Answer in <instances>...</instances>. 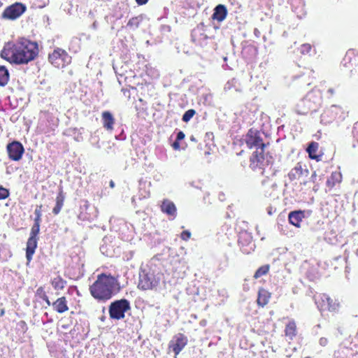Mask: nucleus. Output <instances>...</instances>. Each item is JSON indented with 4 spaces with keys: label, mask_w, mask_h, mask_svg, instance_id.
Segmentation results:
<instances>
[{
    "label": "nucleus",
    "mask_w": 358,
    "mask_h": 358,
    "mask_svg": "<svg viewBox=\"0 0 358 358\" xmlns=\"http://www.w3.org/2000/svg\"><path fill=\"white\" fill-rule=\"evenodd\" d=\"M2 52V57H6L11 63L17 64H27L34 60L38 55V44L26 38H20L15 43L8 45Z\"/></svg>",
    "instance_id": "nucleus-1"
},
{
    "label": "nucleus",
    "mask_w": 358,
    "mask_h": 358,
    "mask_svg": "<svg viewBox=\"0 0 358 358\" xmlns=\"http://www.w3.org/2000/svg\"><path fill=\"white\" fill-rule=\"evenodd\" d=\"M120 289L117 280L110 275L101 273L97 276L96 280L90 286V291L92 296L100 301L110 299L114 292Z\"/></svg>",
    "instance_id": "nucleus-2"
},
{
    "label": "nucleus",
    "mask_w": 358,
    "mask_h": 358,
    "mask_svg": "<svg viewBox=\"0 0 358 358\" xmlns=\"http://www.w3.org/2000/svg\"><path fill=\"white\" fill-rule=\"evenodd\" d=\"M263 132L251 129L245 136L247 146L251 150H255L252 153V157H264L266 153V149L269 143L263 141Z\"/></svg>",
    "instance_id": "nucleus-3"
},
{
    "label": "nucleus",
    "mask_w": 358,
    "mask_h": 358,
    "mask_svg": "<svg viewBox=\"0 0 358 358\" xmlns=\"http://www.w3.org/2000/svg\"><path fill=\"white\" fill-rule=\"evenodd\" d=\"M129 309V302L123 299L112 302L109 306L108 312L110 318L119 320L124 317L125 313Z\"/></svg>",
    "instance_id": "nucleus-4"
},
{
    "label": "nucleus",
    "mask_w": 358,
    "mask_h": 358,
    "mask_svg": "<svg viewBox=\"0 0 358 358\" xmlns=\"http://www.w3.org/2000/svg\"><path fill=\"white\" fill-rule=\"evenodd\" d=\"M49 62L57 68H63L71 62V57L62 48H56L49 54Z\"/></svg>",
    "instance_id": "nucleus-5"
},
{
    "label": "nucleus",
    "mask_w": 358,
    "mask_h": 358,
    "mask_svg": "<svg viewBox=\"0 0 358 358\" xmlns=\"http://www.w3.org/2000/svg\"><path fill=\"white\" fill-rule=\"evenodd\" d=\"M346 116L347 115L340 106L332 105L321 115L320 121L321 123L327 124L332 122L336 119L343 120Z\"/></svg>",
    "instance_id": "nucleus-6"
},
{
    "label": "nucleus",
    "mask_w": 358,
    "mask_h": 358,
    "mask_svg": "<svg viewBox=\"0 0 358 358\" xmlns=\"http://www.w3.org/2000/svg\"><path fill=\"white\" fill-rule=\"evenodd\" d=\"M321 94L318 90H312L301 101L300 103L306 106L307 110H299V113L306 114L308 110H314L320 103Z\"/></svg>",
    "instance_id": "nucleus-7"
},
{
    "label": "nucleus",
    "mask_w": 358,
    "mask_h": 358,
    "mask_svg": "<svg viewBox=\"0 0 358 358\" xmlns=\"http://www.w3.org/2000/svg\"><path fill=\"white\" fill-rule=\"evenodd\" d=\"M26 6L22 3H15L8 6L2 13V18L15 20L20 17L25 11Z\"/></svg>",
    "instance_id": "nucleus-8"
},
{
    "label": "nucleus",
    "mask_w": 358,
    "mask_h": 358,
    "mask_svg": "<svg viewBox=\"0 0 358 358\" xmlns=\"http://www.w3.org/2000/svg\"><path fill=\"white\" fill-rule=\"evenodd\" d=\"M191 36L192 41L201 47H204L207 45L209 38L205 34L203 24H199L192 30Z\"/></svg>",
    "instance_id": "nucleus-9"
},
{
    "label": "nucleus",
    "mask_w": 358,
    "mask_h": 358,
    "mask_svg": "<svg viewBox=\"0 0 358 358\" xmlns=\"http://www.w3.org/2000/svg\"><path fill=\"white\" fill-rule=\"evenodd\" d=\"M157 281L152 274L142 273L139 276L138 288L143 290L152 289L157 286Z\"/></svg>",
    "instance_id": "nucleus-10"
},
{
    "label": "nucleus",
    "mask_w": 358,
    "mask_h": 358,
    "mask_svg": "<svg viewBox=\"0 0 358 358\" xmlns=\"http://www.w3.org/2000/svg\"><path fill=\"white\" fill-rule=\"evenodd\" d=\"M187 343V338L182 334L174 336L170 342V348H172L175 355H178Z\"/></svg>",
    "instance_id": "nucleus-11"
},
{
    "label": "nucleus",
    "mask_w": 358,
    "mask_h": 358,
    "mask_svg": "<svg viewBox=\"0 0 358 358\" xmlns=\"http://www.w3.org/2000/svg\"><path fill=\"white\" fill-rule=\"evenodd\" d=\"M8 157H22L24 152V146L17 141H13L6 146Z\"/></svg>",
    "instance_id": "nucleus-12"
},
{
    "label": "nucleus",
    "mask_w": 358,
    "mask_h": 358,
    "mask_svg": "<svg viewBox=\"0 0 358 358\" xmlns=\"http://www.w3.org/2000/svg\"><path fill=\"white\" fill-rule=\"evenodd\" d=\"M101 121L103 127L106 131L111 132L113 130L115 120L110 111L106 110L101 113Z\"/></svg>",
    "instance_id": "nucleus-13"
},
{
    "label": "nucleus",
    "mask_w": 358,
    "mask_h": 358,
    "mask_svg": "<svg viewBox=\"0 0 358 358\" xmlns=\"http://www.w3.org/2000/svg\"><path fill=\"white\" fill-rule=\"evenodd\" d=\"M37 247V238L29 236L27 243V249H26V258L27 262H29L32 256L35 252V250Z\"/></svg>",
    "instance_id": "nucleus-14"
},
{
    "label": "nucleus",
    "mask_w": 358,
    "mask_h": 358,
    "mask_svg": "<svg viewBox=\"0 0 358 358\" xmlns=\"http://www.w3.org/2000/svg\"><path fill=\"white\" fill-rule=\"evenodd\" d=\"M227 15V10L226 6L222 4H219L214 9L213 18L219 22H222L226 18Z\"/></svg>",
    "instance_id": "nucleus-15"
},
{
    "label": "nucleus",
    "mask_w": 358,
    "mask_h": 358,
    "mask_svg": "<svg viewBox=\"0 0 358 358\" xmlns=\"http://www.w3.org/2000/svg\"><path fill=\"white\" fill-rule=\"evenodd\" d=\"M161 210L163 213L169 215L175 216L176 213V207L173 202L170 200L164 199L161 205Z\"/></svg>",
    "instance_id": "nucleus-16"
},
{
    "label": "nucleus",
    "mask_w": 358,
    "mask_h": 358,
    "mask_svg": "<svg viewBox=\"0 0 358 358\" xmlns=\"http://www.w3.org/2000/svg\"><path fill=\"white\" fill-rule=\"evenodd\" d=\"M303 217V213L302 211H292L289 214V222L296 227H300V222L302 221Z\"/></svg>",
    "instance_id": "nucleus-17"
},
{
    "label": "nucleus",
    "mask_w": 358,
    "mask_h": 358,
    "mask_svg": "<svg viewBox=\"0 0 358 358\" xmlns=\"http://www.w3.org/2000/svg\"><path fill=\"white\" fill-rule=\"evenodd\" d=\"M54 310L59 313H64L69 310L66 304V300L64 296L59 298L55 302L52 303Z\"/></svg>",
    "instance_id": "nucleus-18"
},
{
    "label": "nucleus",
    "mask_w": 358,
    "mask_h": 358,
    "mask_svg": "<svg viewBox=\"0 0 358 358\" xmlns=\"http://www.w3.org/2000/svg\"><path fill=\"white\" fill-rule=\"evenodd\" d=\"M270 296V293L267 290L260 289L258 293L257 304L264 307L268 303Z\"/></svg>",
    "instance_id": "nucleus-19"
},
{
    "label": "nucleus",
    "mask_w": 358,
    "mask_h": 358,
    "mask_svg": "<svg viewBox=\"0 0 358 358\" xmlns=\"http://www.w3.org/2000/svg\"><path fill=\"white\" fill-rule=\"evenodd\" d=\"M321 299L323 302H327L329 310L336 311L338 308L339 304L334 301L328 295L322 294Z\"/></svg>",
    "instance_id": "nucleus-20"
},
{
    "label": "nucleus",
    "mask_w": 358,
    "mask_h": 358,
    "mask_svg": "<svg viewBox=\"0 0 358 358\" xmlns=\"http://www.w3.org/2000/svg\"><path fill=\"white\" fill-rule=\"evenodd\" d=\"M9 80V72L4 66H0V86H5Z\"/></svg>",
    "instance_id": "nucleus-21"
},
{
    "label": "nucleus",
    "mask_w": 358,
    "mask_h": 358,
    "mask_svg": "<svg viewBox=\"0 0 358 358\" xmlns=\"http://www.w3.org/2000/svg\"><path fill=\"white\" fill-rule=\"evenodd\" d=\"M319 147V144L317 142H311L306 148V152L308 153V157H322L323 153L319 155H314Z\"/></svg>",
    "instance_id": "nucleus-22"
},
{
    "label": "nucleus",
    "mask_w": 358,
    "mask_h": 358,
    "mask_svg": "<svg viewBox=\"0 0 358 358\" xmlns=\"http://www.w3.org/2000/svg\"><path fill=\"white\" fill-rule=\"evenodd\" d=\"M285 335L290 339L296 335V324L294 321L289 322L285 328Z\"/></svg>",
    "instance_id": "nucleus-23"
},
{
    "label": "nucleus",
    "mask_w": 358,
    "mask_h": 358,
    "mask_svg": "<svg viewBox=\"0 0 358 358\" xmlns=\"http://www.w3.org/2000/svg\"><path fill=\"white\" fill-rule=\"evenodd\" d=\"M264 159L265 158H250V166L254 171L257 170V168L262 169Z\"/></svg>",
    "instance_id": "nucleus-24"
},
{
    "label": "nucleus",
    "mask_w": 358,
    "mask_h": 358,
    "mask_svg": "<svg viewBox=\"0 0 358 358\" xmlns=\"http://www.w3.org/2000/svg\"><path fill=\"white\" fill-rule=\"evenodd\" d=\"M63 203L64 196L62 195V194H59L56 198V205L52 210L54 214L57 215L60 212L63 206Z\"/></svg>",
    "instance_id": "nucleus-25"
},
{
    "label": "nucleus",
    "mask_w": 358,
    "mask_h": 358,
    "mask_svg": "<svg viewBox=\"0 0 358 358\" xmlns=\"http://www.w3.org/2000/svg\"><path fill=\"white\" fill-rule=\"evenodd\" d=\"M66 282L59 276L52 280V285L55 289H62L64 287Z\"/></svg>",
    "instance_id": "nucleus-26"
},
{
    "label": "nucleus",
    "mask_w": 358,
    "mask_h": 358,
    "mask_svg": "<svg viewBox=\"0 0 358 358\" xmlns=\"http://www.w3.org/2000/svg\"><path fill=\"white\" fill-rule=\"evenodd\" d=\"M269 271V266L264 265L259 268L254 275V278L257 279L262 275L266 274Z\"/></svg>",
    "instance_id": "nucleus-27"
},
{
    "label": "nucleus",
    "mask_w": 358,
    "mask_h": 358,
    "mask_svg": "<svg viewBox=\"0 0 358 358\" xmlns=\"http://www.w3.org/2000/svg\"><path fill=\"white\" fill-rule=\"evenodd\" d=\"M40 231V221H38V219L34 220V224L31 229L30 236L37 238V235L38 234Z\"/></svg>",
    "instance_id": "nucleus-28"
},
{
    "label": "nucleus",
    "mask_w": 358,
    "mask_h": 358,
    "mask_svg": "<svg viewBox=\"0 0 358 358\" xmlns=\"http://www.w3.org/2000/svg\"><path fill=\"white\" fill-rule=\"evenodd\" d=\"M196 112L194 109H189L183 114L182 120L185 122H189L195 115Z\"/></svg>",
    "instance_id": "nucleus-29"
},
{
    "label": "nucleus",
    "mask_w": 358,
    "mask_h": 358,
    "mask_svg": "<svg viewBox=\"0 0 358 358\" xmlns=\"http://www.w3.org/2000/svg\"><path fill=\"white\" fill-rule=\"evenodd\" d=\"M331 179L333 180L332 186H334L336 182H341L342 175L341 173L334 172L331 174Z\"/></svg>",
    "instance_id": "nucleus-30"
},
{
    "label": "nucleus",
    "mask_w": 358,
    "mask_h": 358,
    "mask_svg": "<svg viewBox=\"0 0 358 358\" xmlns=\"http://www.w3.org/2000/svg\"><path fill=\"white\" fill-rule=\"evenodd\" d=\"M311 50V45L308 43L303 44L300 48V52L301 54H308Z\"/></svg>",
    "instance_id": "nucleus-31"
},
{
    "label": "nucleus",
    "mask_w": 358,
    "mask_h": 358,
    "mask_svg": "<svg viewBox=\"0 0 358 358\" xmlns=\"http://www.w3.org/2000/svg\"><path fill=\"white\" fill-rule=\"evenodd\" d=\"M8 195V191L6 189L0 187V199H4L7 198Z\"/></svg>",
    "instance_id": "nucleus-32"
},
{
    "label": "nucleus",
    "mask_w": 358,
    "mask_h": 358,
    "mask_svg": "<svg viewBox=\"0 0 358 358\" xmlns=\"http://www.w3.org/2000/svg\"><path fill=\"white\" fill-rule=\"evenodd\" d=\"M127 26H129V27L135 26L136 27H138V22L137 18H131V20H129V21L127 23Z\"/></svg>",
    "instance_id": "nucleus-33"
},
{
    "label": "nucleus",
    "mask_w": 358,
    "mask_h": 358,
    "mask_svg": "<svg viewBox=\"0 0 358 358\" xmlns=\"http://www.w3.org/2000/svg\"><path fill=\"white\" fill-rule=\"evenodd\" d=\"M41 206H38L35 211H34V213L35 215H36V217L35 219H38V221H40L41 220Z\"/></svg>",
    "instance_id": "nucleus-34"
},
{
    "label": "nucleus",
    "mask_w": 358,
    "mask_h": 358,
    "mask_svg": "<svg viewBox=\"0 0 358 358\" xmlns=\"http://www.w3.org/2000/svg\"><path fill=\"white\" fill-rule=\"evenodd\" d=\"M190 236H191V233L188 231H184L182 234H181V238L183 239V240H187L188 238H190Z\"/></svg>",
    "instance_id": "nucleus-35"
},
{
    "label": "nucleus",
    "mask_w": 358,
    "mask_h": 358,
    "mask_svg": "<svg viewBox=\"0 0 358 358\" xmlns=\"http://www.w3.org/2000/svg\"><path fill=\"white\" fill-rule=\"evenodd\" d=\"M185 136V134L182 131H180L177 134L176 140L178 141H180L184 139Z\"/></svg>",
    "instance_id": "nucleus-36"
},
{
    "label": "nucleus",
    "mask_w": 358,
    "mask_h": 358,
    "mask_svg": "<svg viewBox=\"0 0 358 358\" xmlns=\"http://www.w3.org/2000/svg\"><path fill=\"white\" fill-rule=\"evenodd\" d=\"M36 294L41 298V295L45 294L43 287H40L36 290Z\"/></svg>",
    "instance_id": "nucleus-37"
},
{
    "label": "nucleus",
    "mask_w": 358,
    "mask_h": 358,
    "mask_svg": "<svg viewBox=\"0 0 358 358\" xmlns=\"http://www.w3.org/2000/svg\"><path fill=\"white\" fill-rule=\"evenodd\" d=\"M41 299L45 301L47 305H48V306L51 305V303H50L48 296L46 295V294H43V295H41Z\"/></svg>",
    "instance_id": "nucleus-38"
},
{
    "label": "nucleus",
    "mask_w": 358,
    "mask_h": 358,
    "mask_svg": "<svg viewBox=\"0 0 358 358\" xmlns=\"http://www.w3.org/2000/svg\"><path fill=\"white\" fill-rule=\"evenodd\" d=\"M319 343L321 345L325 346L327 344L328 341L326 338H321L319 341Z\"/></svg>",
    "instance_id": "nucleus-39"
},
{
    "label": "nucleus",
    "mask_w": 358,
    "mask_h": 358,
    "mask_svg": "<svg viewBox=\"0 0 358 358\" xmlns=\"http://www.w3.org/2000/svg\"><path fill=\"white\" fill-rule=\"evenodd\" d=\"M136 1L138 5L141 6L145 4L148 1V0H136Z\"/></svg>",
    "instance_id": "nucleus-40"
},
{
    "label": "nucleus",
    "mask_w": 358,
    "mask_h": 358,
    "mask_svg": "<svg viewBox=\"0 0 358 358\" xmlns=\"http://www.w3.org/2000/svg\"><path fill=\"white\" fill-rule=\"evenodd\" d=\"M254 34L255 35V36L257 38H259L260 36V31H259L258 29L255 28V29H254Z\"/></svg>",
    "instance_id": "nucleus-41"
},
{
    "label": "nucleus",
    "mask_w": 358,
    "mask_h": 358,
    "mask_svg": "<svg viewBox=\"0 0 358 358\" xmlns=\"http://www.w3.org/2000/svg\"><path fill=\"white\" fill-rule=\"evenodd\" d=\"M173 147L175 149H178L180 147L179 141L176 140L173 143Z\"/></svg>",
    "instance_id": "nucleus-42"
},
{
    "label": "nucleus",
    "mask_w": 358,
    "mask_h": 358,
    "mask_svg": "<svg viewBox=\"0 0 358 358\" xmlns=\"http://www.w3.org/2000/svg\"><path fill=\"white\" fill-rule=\"evenodd\" d=\"M295 170L296 171V172H298L299 171H300V173L301 174L302 173V167L301 165H299V166H296L295 167Z\"/></svg>",
    "instance_id": "nucleus-43"
},
{
    "label": "nucleus",
    "mask_w": 358,
    "mask_h": 358,
    "mask_svg": "<svg viewBox=\"0 0 358 358\" xmlns=\"http://www.w3.org/2000/svg\"><path fill=\"white\" fill-rule=\"evenodd\" d=\"M109 185H110V187L111 188H113L115 187V183H114V182L113 180L110 181V184Z\"/></svg>",
    "instance_id": "nucleus-44"
},
{
    "label": "nucleus",
    "mask_w": 358,
    "mask_h": 358,
    "mask_svg": "<svg viewBox=\"0 0 358 358\" xmlns=\"http://www.w3.org/2000/svg\"><path fill=\"white\" fill-rule=\"evenodd\" d=\"M328 92H329L331 94H333L334 92V90L332 88H329L328 90Z\"/></svg>",
    "instance_id": "nucleus-45"
},
{
    "label": "nucleus",
    "mask_w": 358,
    "mask_h": 358,
    "mask_svg": "<svg viewBox=\"0 0 358 358\" xmlns=\"http://www.w3.org/2000/svg\"><path fill=\"white\" fill-rule=\"evenodd\" d=\"M13 159L15 160V161H17L19 160L20 158H17V157H15V158H12Z\"/></svg>",
    "instance_id": "nucleus-46"
},
{
    "label": "nucleus",
    "mask_w": 358,
    "mask_h": 358,
    "mask_svg": "<svg viewBox=\"0 0 358 358\" xmlns=\"http://www.w3.org/2000/svg\"><path fill=\"white\" fill-rule=\"evenodd\" d=\"M357 126H358V122H357L355 124V127L356 128V127H357Z\"/></svg>",
    "instance_id": "nucleus-47"
},
{
    "label": "nucleus",
    "mask_w": 358,
    "mask_h": 358,
    "mask_svg": "<svg viewBox=\"0 0 358 358\" xmlns=\"http://www.w3.org/2000/svg\"><path fill=\"white\" fill-rule=\"evenodd\" d=\"M314 159H316L317 162L320 161V158L315 157Z\"/></svg>",
    "instance_id": "nucleus-48"
},
{
    "label": "nucleus",
    "mask_w": 358,
    "mask_h": 358,
    "mask_svg": "<svg viewBox=\"0 0 358 358\" xmlns=\"http://www.w3.org/2000/svg\"><path fill=\"white\" fill-rule=\"evenodd\" d=\"M191 140H192V141H195L194 137V136H192V137H191Z\"/></svg>",
    "instance_id": "nucleus-49"
},
{
    "label": "nucleus",
    "mask_w": 358,
    "mask_h": 358,
    "mask_svg": "<svg viewBox=\"0 0 358 358\" xmlns=\"http://www.w3.org/2000/svg\"><path fill=\"white\" fill-rule=\"evenodd\" d=\"M93 27H94V28L96 27V23L95 22L93 24Z\"/></svg>",
    "instance_id": "nucleus-50"
},
{
    "label": "nucleus",
    "mask_w": 358,
    "mask_h": 358,
    "mask_svg": "<svg viewBox=\"0 0 358 358\" xmlns=\"http://www.w3.org/2000/svg\"><path fill=\"white\" fill-rule=\"evenodd\" d=\"M306 358H310V357H306Z\"/></svg>",
    "instance_id": "nucleus-51"
}]
</instances>
